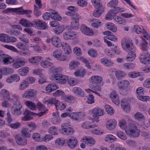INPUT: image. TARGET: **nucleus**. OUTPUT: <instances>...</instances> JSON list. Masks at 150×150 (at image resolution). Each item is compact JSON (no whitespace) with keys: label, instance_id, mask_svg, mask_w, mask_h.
<instances>
[{"label":"nucleus","instance_id":"12","mask_svg":"<svg viewBox=\"0 0 150 150\" xmlns=\"http://www.w3.org/2000/svg\"><path fill=\"white\" fill-rule=\"evenodd\" d=\"M80 17L78 14H77L76 16H74L73 17V21L71 23V26L73 29L77 30L79 28V21Z\"/></svg>","mask_w":150,"mask_h":150},{"label":"nucleus","instance_id":"57","mask_svg":"<svg viewBox=\"0 0 150 150\" xmlns=\"http://www.w3.org/2000/svg\"><path fill=\"white\" fill-rule=\"evenodd\" d=\"M32 138L35 141L40 142L42 141V138L41 137L39 133H34L32 135Z\"/></svg>","mask_w":150,"mask_h":150},{"label":"nucleus","instance_id":"47","mask_svg":"<svg viewBox=\"0 0 150 150\" xmlns=\"http://www.w3.org/2000/svg\"><path fill=\"white\" fill-rule=\"evenodd\" d=\"M24 104L29 108L32 110H35L37 107L34 103L30 101H26L24 103Z\"/></svg>","mask_w":150,"mask_h":150},{"label":"nucleus","instance_id":"30","mask_svg":"<svg viewBox=\"0 0 150 150\" xmlns=\"http://www.w3.org/2000/svg\"><path fill=\"white\" fill-rule=\"evenodd\" d=\"M61 99L70 103H73L75 102L74 97L70 96H62L61 97Z\"/></svg>","mask_w":150,"mask_h":150},{"label":"nucleus","instance_id":"28","mask_svg":"<svg viewBox=\"0 0 150 150\" xmlns=\"http://www.w3.org/2000/svg\"><path fill=\"white\" fill-rule=\"evenodd\" d=\"M81 140L86 144H90L91 146L93 145L95 143L94 139L90 137H84Z\"/></svg>","mask_w":150,"mask_h":150},{"label":"nucleus","instance_id":"63","mask_svg":"<svg viewBox=\"0 0 150 150\" xmlns=\"http://www.w3.org/2000/svg\"><path fill=\"white\" fill-rule=\"evenodd\" d=\"M65 143V141L62 138H59L57 139L55 142V144L57 146H63Z\"/></svg>","mask_w":150,"mask_h":150},{"label":"nucleus","instance_id":"35","mask_svg":"<svg viewBox=\"0 0 150 150\" xmlns=\"http://www.w3.org/2000/svg\"><path fill=\"white\" fill-rule=\"evenodd\" d=\"M72 91L77 96H84V92L81 88L78 87H74Z\"/></svg>","mask_w":150,"mask_h":150},{"label":"nucleus","instance_id":"9","mask_svg":"<svg viewBox=\"0 0 150 150\" xmlns=\"http://www.w3.org/2000/svg\"><path fill=\"white\" fill-rule=\"evenodd\" d=\"M28 126L31 129L29 131L28 128H24L21 131L22 134L26 137H28L30 136V132L34 130L35 127V124L33 122H31L29 123Z\"/></svg>","mask_w":150,"mask_h":150},{"label":"nucleus","instance_id":"32","mask_svg":"<svg viewBox=\"0 0 150 150\" xmlns=\"http://www.w3.org/2000/svg\"><path fill=\"white\" fill-rule=\"evenodd\" d=\"M103 34L107 35L106 37L105 38L108 39L110 40L113 41H115L117 39L116 37L114 35H112V33L110 31H106L103 32Z\"/></svg>","mask_w":150,"mask_h":150},{"label":"nucleus","instance_id":"24","mask_svg":"<svg viewBox=\"0 0 150 150\" xmlns=\"http://www.w3.org/2000/svg\"><path fill=\"white\" fill-rule=\"evenodd\" d=\"M35 113L28 110H26L24 113V116L22 118L23 121H27L33 118V116H34Z\"/></svg>","mask_w":150,"mask_h":150},{"label":"nucleus","instance_id":"15","mask_svg":"<svg viewBox=\"0 0 150 150\" xmlns=\"http://www.w3.org/2000/svg\"><path fill=\"white\" fill-rule=\"evenodd\" d=\"M130 100L124 98L121 101V107L126 112H128L130 111V108L129 103V102L130 101Z\"/></svg>","mask_w":150,"mask_h":150},{"label":"nucleus","instance_id":"16","mask_svg":"<svg viewBox=\"0 0 150 150\" xmlns=\"http://www.w3.org/2000/svg\"><path fill=\"white\" fill-rule=\"evenodd\" d=\"M80 30L82 33L85 35L91 36L94 34V32L92 29L84 25H81Z\"/></svg>","mask_w":150,"mask_h":150},{"label":"nucleus","instance_id":"61","mask_svg":"<svg viewBox=\"0 0 150 150\" xmlns=\"http://www.w3.org/2000/svg\"><path fill=\"white\" fill-rule=\"evenodd\" d=\"M93 5L96 8L103 7L102 6V3L100 0H94L93 2Z\"/></svg>","mask_w":150,"mask_h":150},{"label":"nucleus","instance_id":"55","mask_svg":"<svg viewBox=\"0 0 150 150\" xmlns=\"http://www.w3.org/2000/svg\"><path fill=\"white\" fill-rule=\"evenodd\" d=\"M113 18L115 21L119 24H124L125 23V20L120 17L115 16Z\"/></svg>","mask_w":150,"mask_h":150},{"label":"nucleus","instance_id":"17","mask_svg":"<svg viewBox=\"0 0 150 150\" xmlns=\"http://www.w3.org/2000/svg\"><path fill=\"white\" fill-rule=\"evenodd\" d=\"M117 124L116 121L114 119H112L107 121L106 123V126L109 130H112L115 127Z\"/></svg>","mask_w":150,"mask_h":150},{"label":"nucleus","instance_id":"33","mask_svg":"<svg viewBox=\"0 0 150 150\" xmlns=\"http://www.w3.org/2000/svg\"><path fill=\"white\" fill-rule=\"evenodd\" d=\"M62 46L65 54H68L71 52L70 46L68 43L66 42H63Z\"/></svg>","mask_w":150,"mask_h":150},{"label":"nucleus","instance_id":"43","mask_svg":"<svg viewBox=\"0 0 150 150\" xmlns=\"http://www.w3.org/2000/svg\"><path fill=\"white\" fill-rule=\"evenodd\" d=\"M25 62L23 60L16 61L13 64V66L14 68L18 69L20 67L24 66Z\"/></svg>","mask_w":150,"mask_h":150},{"label":"nucleus","instance_id":"5","mask_svg":"<svg viewBox=\"0 0 150 150\" xmlns=\"http://www.w3.org/2000/svg\"><path fill=\"white\" fill-rule=\"evenodd\" d=\"M32 26L39 30H45L48 28L46 23L40 19H35L32 21Z\"/></svg>","mask_w":150,"mask_h":150},{"label":"nucleus","instance_id":"41","mask_svg":"<svg viewBox=\"0 0 150 150\" xmlns=\"http://www.w3.org/2000/svg\"><path fill=\"white\" fill-rule=\"evenodd\" d=\"M101 63L106 66H112L113 64L112 61L110 60L105 58H102L100 60Z\"/></svg>","mask_w":150,"mask_h":150},{"label":"nucleus","instance_id":"48","mask_svg":"<svg viewBox=\"0 0 150 150\" xmlns=\"http://www.w3.org/2000/svg\"><path fill=\"white\" fill-rule=\"evenodd\" d=\"M29 71L28 67H23L19 69L18 70V73L21 76H24L26 75Z\"/></svg>","mask_w":150,"mask_h":150},{"label":"nucleus","instance_id":"6","mask_svg":"<svg viewBox=\"0 0 150 150\" xmlns=\"http://www.w3.org/2000/svg\"><path fill=\"white\" fill-rule=\"evenodd\" d=\"M22 105L20 101L16 102L12 107L11 110L14 115L18 116L21 114V109Z\"/></svg>","mask_w":150,"mask_h":150},{"label":"nucleus","instance_id":"51","mask_svg":"<svg viewBox=\"0 0 150 150\" xmlns=\"http://www.w3.org/2000/svg\"><path fill=\"white\" fill-rule=\"evenodd\" d=\"M134 117L136 120L139 121H142L145 119V117L141 112H137L134 115Z\"/></svg>","mask_w":150,"mask_h":150},{"label":"nucleus","instance_id":"25","mask_svg":"<svg viewBox=\"0 0 150 150\" xmlns=\"http://www.w3.org/2000/svg\"><path fill=\"white\" fill-rule=\"evenodd\" d=\"M58 102V100L55 99L50 98L47 96L44 98L43 103L45 104H47L48 106L49 105H56V102Z\"/></svg>","mask_w":150,"mask_h":150},{"label":"nucleus","instance_id":"46","mask_svg":"<svg viewBox=\"0 0 150 150\" xmlns=\"http://www.w3.org/2000/svg\"><path fill=\"white\" fill-rule=\"evenodd\" d=\"M65 28L64 25H59L53 29L54 32L57 35H59L62 33Z\"/></svg>","mask_w":150,"mask_h":150},{"label":"nucleus","instance_id":"44","mask_svg":"<svg viewBox=\"0 0 150 150\" xmlns=\"http://www.w3.org/2000/svg\"><path fill=\"white\" fill-rule=\"evenodd\" d=\"M117 140L116 137L112 134L107 135L105 138V140L107 142H112L116 141Z\"/></svg>","mask_w":150,"mask_h":150},{"label":"nucleus","instance_id":"22","mask_svg":"<svg viewBox=\"0 0 150 150\" xmlns=\"http://www.w3.org/2000/svg\"><path fill=\"white\" fill-rule=\"evenodd\" d=\"M36 93L37 92L34 89H28L25 91L22 96L24 98H29L34 96Z\"/></svg>","mask_w":150,"mask_h":150},{"label":"nucleus","instance_id":"39","mask_svg":"<svg viewBox=\"0 0 150 150\" xmlns=\"http://www.w3.org/2000/svg\"><path fill=\"white\" fill-rule=\"evenodd\" d=\"M86 74V72L85 69L82 68L77 69L74 73L76 76H79L81 77H83Z\"/></svg>","mask_w":150,"mask_h":150},{"label":"nucleus","instance_id":"36","mask_svg":"<svg viewBox=\"0 0 150 150\" xmlns=\"http://www.w3.org/2000/svg\"><path fill=\"white\" fill-rule=\"evenodd\" d=\"M42 59L43 58L42 57L40 56H37L30 58L28 60V61L30 63H31L33 64H35L38 63L39 62L42 61Z\"/></svg>","mask_w":150,"mask_h":150},{"label":"nucleus","instance_id":"19","mask_svg":"<svg viewBox=\"0 0 150 150\" xmlns=\"http://www.w3.org/2000/svg\"><path fill=\"white\" fill-rule=\"evenodd\" d=\"M77 142L78 141L76 138L71 136L67 141V143L70 148L74 149L76 146Z\"/></svg>","mask_w":150,"mask_h":150},{"label":"nucleus","instance_id":"59","mask_svg":"<svg viewBox=\"0 0 150 150\" xmlns=\"http://www.w3.org/2000/svg\"><path fill=\"white\" fill-rule=\"evenodd\" d=\"M34 15L37 17L40 16L41 15V13L39 9L40 8L38 7L36 5H34Z\"/></svg>","mask_w":150,"mask_h":150},{"label":"nucleus","instance_id":"11","mask_svg":"<svg viewBox=\"0 0 150 150\" xmlns=\"http://www.w3.org/2000/svg\"><path fill=\"white\" fill-rule=\"evenodd\" d=\"M0 60H2L5 65L10 64L14 61V59L11 56L3 54H1L0 55Z\"/></svg>","mask_w":150,"mask_h":150},{"label":"nucleus","instance_id":"2","mask_svg":"<svg viewBox=\"0 0 150 150\" xmlns=\"http://www.w3.org/2000/svg\"><path fill=\"white\" fill-rule=\"evenodd\" d=\"M121 45L123 48L126 51H131L127 55L126 59L127 61L132 62L135 59L136 55L134 52L132 51V50H134L132 40L127 38H124L122 40Z\"/></svg>","mask_w":150,"mask_h":150},{"label":"nucleus","instance_id":"18","mask_svg":"<svg viewBox=\"0 0 150 150\" xmlns=\"http://www.w3.org/2000/svg\"><path fill=\"white\" fill-rule=\"evenodd\" d=\"M62 51L61 50H57L53 52V54L54 57L58 60L64 61L66 59V57L62 54Z\"/></svg>","mask_w":150,"mask_h":150},{"label":"nucleus","instance_id":"38","mask_svg":"<svg viewBox=\"0 0 150 150\" xmlns=\"http://www.w3.org/2000/svg\"><path fill=\"white\" fill-rule=\"evenodd\" d=\"M0 95L4 97L5 100L8 101L10 100L9 92L6 89L2 90L0 93Z\"/></svg>","mask_w":150,"mask_h":150},{"label":"nucleus","instance_id":"27","mask_svg":"<svg viewBox=\"0 0 150 150\" xmlns=\"http://www.w3.org/2000/svg\"><path fill=\"white\" fill-rule=\"evenodd\" d=\"M13 70L11 68L6 67L0 69V79L2 78L3 75H6L12 73Z\"/></svg>","mask_w":150,"mask_h":150},{"label":"nucleus","instance_id":"7","mask_svg":"<svg viewBox=\"0 0 150 150\" xmlns=\"http://www.w3.org/2000/svg\"><path fill=\"white\" fill-rule=\"evenodd\" d=\"M69 125L67 123H64L62 124V129L60 131L61 133L64 135H70L73 134L74 130L69 127Z\"/></svg>","mask_w":150,"mask_h":150},{"label":"nucleus","instance_id":"23","mask_svg":"<svg viewBox=\"0 0 150 150\" xmlns=\"http://www.w3.org/2000/svg\"><path fill=\"white\" fill-rule=\"evenodd\" d=\"M51 43L56 47H59L61 46L62 44L60 39L58 36H53L51 39Z\"/></svg>","mask_w":150,"mask_h":150},{"label":"nucleus","instance_id":"8","mask_svg":"<svg viewBox=\"0 0 150 150\" xmlns=\"http://www.w3.org/2000/svg\"><path fill=\"white\" fill-rule=\"evenodd\" d=\"M93 119L92 121H94L95 119L96 121L98 122V119L100 116H103L104 115L103 110L102 109L97 107L95 108L92 110Z\"/></svg>","mask_w":150,"mask_h":150},{"label":"nucleus","instance_id":"20","mask_svg":"<svg viewBox=\"0 0 150 150\" xmlns=\"http://www.w3.org/2000/svg\"><path fill=\"white\" fill-rule=\"evenodd\" d=\"M103 80L102 77L97 75H93L89 79L90 82L92 84H98L101 82Z\"/></svg>","mask_w":150,"mask_h":150},{"label":"nucleus","instance_id":"3","mask_svg":"<svg viewBox=\"0 0 150 150\" xmlns=\"http://www.w3.org/2000/svg\"><path fill=\"white\" fill-rule=\"evenodd\" d=\"M2 12L5 14L10 13H15L17 14H28L32 13V11L28 10H23V7L18 8H8L3 11Z\"/></svg>","mask_w":150,"mask_h":150},{"label":"nucleus","instance_id":"42","mask_svg":"<svg viewBox=\"0 0 150 150\" xmlns=\"http://www.w3.org/2000/svg\"><path fill=\"white\" fill-rule=\"evenodd\" d=\"M115 76L118 79H122L123 78L126 74L124 71L120 70H117L115 71Z\"/></svg>","mask_w":150,"mask_h":150},{"label":"nucleus","instance_id":"49","mask_svg":"<svg viewBox=\"0 0 150 150\" xmlns=\"http://www.w3.org/2000/svg\"><path fill=\"white\" fill-rule=\"evenodd\" d=\"M71 118L73 120H77L81 119L83 117L82 113L81 112L72 113L71 114Z\"/></svg>","mask_w":150,"mask_h":150},{"label":"nucleus","instance_id":"37","mask_svg":"<svg viewBox=\"0 0 150 150\" xmlns=\"http://www.w3.org/2000/svg\"><path fill=\"white\" fill-rule=\"evenodd\" d=\"M19 23L20 24L24 27H30L32 26V21L30 22L23 18L21 19Z\"/></svg>","mask_w":150,"mask_h":150},{"label":"nucleus","instance_id":"1","mask_svg":"<svg viewBox=\"0 0 150 150\" xmlns=\"http://www.w3.org/2000/svg\"><path fill=\"white\" fill-rule=\"evenodd\" d=\"M52 60L49 57L46 58L45 60L41 62V66L44 68L51 67V70L53 74L55 75L50 77L52 80L55 81L56 82L63 84L65 83L68 79V77L65 75L59 74L62 71V69L60 67L54 68L52 67L53 64L50 62Z\"/></svg>","mask_w":150,"mask_h":150},{"label":"nucleus","instance_id":"45","mask_svg":"<svg viewBox=\"0 0 150 150\" xmlns=\"http://www.w3.org/2000/svg\"><path fill=\"white\" fill-rule=\"evenodd\" d=\"M96 9L93 11V15L95 17H99L104 11V9L103 7H101Z\"/></svg>","mask_w":150,"mask_h":150},{"label":"nucleus","instance_id":"53","mask_svg":"<svg viewBox=\"0 0 150 150\" xmlns=\"http://www.w3.org/2000/svg\"><path fill=\"white\" fill-rule=\"evenodd\" d=\"M105 108L108 115H111L114 114V110L113 108L110 105H105Z\"/></svg>","mask_w":150,"mask_h":150},{"label":"nucleus","instance_id":"62","mask_svg":"<svg viewBox=\"0 0 150 150\" xmlns=\"http://www.w3.org/2000/svg\"><path fill=\"white\" fill-rule=\"evenodd\" d=\"M117 136L123 140H125L127 139V137L125 134L120 131H117Z\"/></svg>","mask_w":150,"mask_h":150},{"label":"nucleus","instance_id":"31","mask_svg":"<svg viewBox=\"0 0 150 150\" xmlns=\"http://www.w3.org/2000/svg\"><path fill=\"white\" fill-rule=\"evenodd\" d=\"M63 36L64 39L66 40L73 39L76 37V35L73 32L65 33Z\"/></svg>","mask_w":150,"mask_h":150},{"label":"nucleus","instance_id":"50","mask_svg":"<svg viewBox=\"0 0 150 150\" xmlns=\"http://www.w3.org/2000/svg\"><path fill=\"white\" fill-rule=\"evenodd\" d=\"M56 108L57 110L59 109L60 110L64 109L66 107L67 105L66 103H62L58 100V102H56V105H55Z\"/></svg>","mask_w":150,"mask_h":150},{"label":"nucleus","instance_id":"13","mask_svg":"<svg viewBox=\"0 0 150 150\" xmlns=\"http://www.w3.org/2000/svg\"><path fill=\"white\" fill-rule=\"evenodd\" d=\"M16 46L19 49L24 51L23 54H24L29 55L30 54V52L29 50V47L26 45H24L20 42H19L16 45Z\"/></svg>","mask_w":150,"mask_h":150},{"label":"nucleus","instance_id":"60","mask_svg":"<svg viewBox=\"0 0 150 150\" xmlns=\"http://www.w3.org/2000/svg\"><path fill=\"white\" fill-rule=\"evenodd\" d=\"M80 64V63L77 61L74 60L71 62L69 64V68L72 70L76 67L78 65Z\"/></svg>","mask_w":150,"mask_h":150},{"label":"nucleus","instance_id":"40","mask_svg":"<svg viewBox=\"0 0 150 150\" xmlns=\"http://www.w3.org/2000/svg\"><path fill=\"white\" fill-rule=\"evenodd\" d=\"M90 22L91 23L92 27L96 28H98L101 23V22L100 20L96 19L91 20Z\"/></svg>","mask_w":150,"mask_h":150},{"label":"nucleus","instance_id":"14","mask_svg":"<svg viewBox=\"0 0 150 150\" xmlns=\"http://www.w3.org/2000/svg\"><path fill=\"white\" fill-rule=\"evenodd\" d=\"M140 62L144 64H150V54L148 53H143L139 57Z\"/></svg>","mask_w":150,"mask_h":150},{"label":"nucleus","instance_id":"21","mask_svg":"<svg viewBox=\"0 0 150 150\" xmlns=\"http://www.w3.org/2000/svg\"><path fill=\"white\" fill-rule=\"evenodd\" d=\"M112 102L117 105H118L120 104L119 98L116 92L115 91H113L110 95Z\"/></svg>","mask_w":150,"mask_h":150},{"label":"nucleus","instance_id":"26","mask_svg":"<svg viewBox=\"0 0 150 150\" xmlns=\"http://www.w3.org/2000/svg\"><path fill=\"white\" fill-rule=\"evenodd\" d=\"M15 139L16 143L18 145H23L27 144V139L25 138H22L19 134L16 136Z\"/></svg>","mask_w":150,"mask_h":150},{"label":"nucleus","instance_id":"34","mask_svg":"<svg viewBox=\"0 0 150 150\" xmlns=\"http://www.w3.org/2000/svg\"><path fill=\"white\" fill-rule=\"evenodd\" d=\"M51 17L52 19L57 21H60L62 19L61 17L58 13L54 10L51 11Z\"/></svg>","mask_w":150,"mask_h":150},{"label":"nucleus","instance_id":"58","mask_svg":"<svg viewBox=\"0 0 150 150\" xmlns=\"http://www.w3.org/2000/svg\"><path fill=\"white\" fill-rule=\"evenodd\" d=\"M118 3V0H112L107 4V6L109 7L114 8L117 6Z\"/></svg>","mask_w":150,"mask_h":150},{"label":"nucleus","instance_id":"10","mask_svg":"<svg viewBox=\"0 0 150 150\" xmlns=\"http://www.w3.org/2000/svg\"><path fill=\"white\" fill-rule=\"evenodd\" d=\"M118 84L120 93L123 95H126L127 93L126 89L129 84V81L125 80L121 81Z\"/></svg>","mask_w":150,"mask_h":150},{"label":"nucleus","instance_id":"56","mask_svg":"<svg viewBox=\"0 0 150 150\" xmlns=\"http://www.w3.org/2000/svg\"><path fill=\"white\" fill-rule=\"evenodd\" d=\"M28 86V82L26 80H24L20 84L19 88L20 90H23L26 88Z\"/></svg>","mask_w":150,"mask_h":150},{"label":"nucleus","instance_id":"4","mask_svg":"<svg viewBox=\"0 0 150 150\" xmlns=\"http://www.w3.org/2000/svg\"><path fill=\"white\" fill-rule=\"evenodd\" d=\"M125 131L127 134L133 137H138L140 133V130L136 126L131 124L128 125L125 128Z\"/></svg>","mask_w":150,"mask_h":150},{"label":"nucleus","instance_id":"29","mask_svg":"<svg viewBox=\"0 0 150 150\" xmlns=\"http://www.w3.org/2000/svg\"><path fill=\"white\" fill-rule=\"evenodd\" d=\"M58 88V86L54 83H49L46 87V91L50 93Z\"/></svg>","mask_w":150,"mask_h":150},{"label":"nucleus","instance_id":"54","mask_svg":"<svg viewBox=\"0 0 150 150\" xmlns=\"http://www.w3.org/2000/svg\"><path fill=\"white\" fill-rule=\"evenodd\" d=\"M107 28L110 30L114 32H116L117 30V28L116 25L111 23H108L107 24Z\"/></svg>","mask_w":150,"mask_h":150},{"label":"nucleus","instance_id":"52","mask_svg":"<svg viewBox=\"0 0 150 150\" xmlns=\"http://www.w3.org/2000/svg\"><path fill=\"white\" fill-rule=\"evenodd\" d=\"M91 124V123L89 122H86L82 124L81 127L84 129H87L93 128L97 126V125H90Z\"/></svg>","mask_w":150,"mask_h":150},{"label":"nucleus","instance_id":"64","mask_svg":"<svg viewBox=\"0 0 150 150\" xmlns=\"http://www.w3.org/2000/svg\"><path fill=\"white\" fill-rule=\"evenodd\" d=\"M94 96L91 94H88L86 102L88 104H92L95 102Z\"/></svg>","mask_w":150,"mask_h":150}]
</instances>
